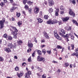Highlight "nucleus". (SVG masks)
Here are the masks:
<instances>
[{
	"instance_id": "nucleus-49",
	"label": "nucleus",
	"mask_w": 78,
	"mask_h": 78,
	"mask_svg": "<svg viewBox=\"0 0 78 78\" xmlns=\"http://www.w3.org/2000/svg\"><path fill=\"white\" fill-rule=\"evenodd\" d=\"M31 11H32V9H30L29 10V12L30 14L31 13Z\"/></svg>"
},
{
	"instance_id": "nucleus-58",
	"label": "nucleus",
	"mask_w": 78,
	"mask_h": 78,
	"mask_svg": "<svg viewBox=\"0 0 78 78\" xmlns=\"http://www.w3.org/2000/svg\"><path fill=\"white\" fill-rule=\"evenodd\" d=\"M62 36L63 37H66V35H62Z\"/></svg>"
},
{
	"instance_id": "nucleus-33",
	"label": "nucleus",
	"mask_w": 78,
	"mask_h": 78,
	"mask_svg": "<svg viewBox=\"0 0 78 78\" xmlns=\"http://www.w3.org/2000/svg\"><path fill=\"white\" fill-rule=\"evenodd\" d=\"M3 37L5 38H7L8 37V35H7V34H4Z\"/></svg>"
},
{
	"instance_id": "nucleus-42",
	"label": "nucleus",
	"mask_w": 78,
	"mask_h": 78,
	"mask_svg": "<svg viewBox=\"0 0 78 78\" xmlns=\"http://www.w3.org/2000/svg\"><path fill=\"white\" fill-rule=\"evenodd\" d=\"M17 35H13V37L14 39H17Z\"/></svg>"
},
{
	"instance_id": "nucleus-60",
	"label": "nucleus",
	"mask_w": 78,
	"mask_h": 78,
	"mask_svg": "<svg viewBox=\"0 0 78 78\" xmlns=\"http://www.w3.org/2000/svg\"><path fill=\"white\" fill-rule=\"evenodd\" d=\"M52 62L53 63H56V64H57V63H58L57 62H56L55 61H53Z\"/></svg>"
},
{
	"instance_id": "nucleus-38",
	"label": "nucleus",
	"mask_w": 78,
	"mask_h": 78,
	"mask_svg": "<svg viewBox=\"0 0 78 78\" xmlns=\"http://www.w3.org/2000/svg\"><path fill=\"white\" fill-rule=\"evenodd\" d=\"M42 51L44 54H45L46 53V51H45V49H43Z\"/></svg>"
},
{
	"instance_id": "nucleus-54",
	"label": "nucleus",
	"mask_w": 78,
	"mask_h": 78,
	"mask_svg": "<svg viewBox=\"0 0 78 78\" xmlns=\"http://www.w3.org/2000/svg\"><path fill=\"white\" fill-rule=\"evenodd\" d=\"M23 14H24V15H26V12L24 11H23Z\"/></svg>"
},
{
	"instance_id": "nucleus-53",
	"label": "nucleus",
	"mask_w": 78,
	"mask_h": 78,
	"mask_svg": "<svg viewBox=\"0 0 78 78\" xmlns=\"http://www.w3.org/2000/svg\"><path fill=\"white\" fill-rule=\"evenodd\" d=\"M71 30V27H68V31H70Z\"/></svg>"
},
{
	"instance_id": "nucleus-3",
	"label": "nucleus",
	"mask_w": 78,
	"mask_h": 78,
	"mask_svg": "<svg viewBox=\"0 0 78 78\" xmlns=\"http://www.w3.org/2000/svg\"><path fill=\"white\" fill-rule=\"evenodd\" d=\"M54 35L55 37H56L58 40H62L61 37H60L58 35V34L56 33V31L54 30Z\"/></svg>"
},
{
	"instance_id": "nucleus-47",
	"label": "nucleus",
	"mask_w": 78,
	"mask_h": 78,
	"mask_svg": "<svg viewBox=\"0 0 78 78\" xmlns=\"http://www.w3.org/2000/svg\"><path fill=\"white\" fill-rule=\"evenodd\" d=\"M64 11H62L61 10L60 11L61 14H64Z\"/></svg>"
},
{
	"instance_id": "nucleus-57",
	"label": "nucleus",
	"mask_w": 78,
	"mask_h": 78,
	"mask_svg": "<svg viewBox=\"0 0 78 78\" xmlns=\"http://www.w3.org/2000/svg\"><path fill=\"white\" fill-rule=\"evenodd\" d=\"M41 43H42L43 42H45V40H42L41 41Z\"/></svg>"
},
{
	"instance_id": "nucleus-61",
	"label": "nucleus",
	"mask_w": 78,
	"mask_h": 78,
	"mask_svg": "<svg viewBox=\"0 0 78 78\" xmlns=\"http://www.w3.org/2000/svg\"><path fill=\"white\" fill-rule=\"evenodd\" d=\"M40 15L42 16V12L41 11L40 12Z\"/></svg>"
},
{
	"instance_id": "nucleus-64",
	"label": "nucleus",
	"mask_w": 78,
	"mask_h": 78,
	"mask_svg": "<svg viewBox=\"0 0 78 78\" xmlns=\"http://www.w3.org/2000/svg\"><path fill=\"white\" fill-rule=\"evenodd\" d=\"M71 38L73 40L74 39V37L73 36H72Z\"/></svg>"
},
{
	"instance_id": "nucleus-52",
	"label": "nucleus",
	"mask_w": 78,
	"mask_h": 78,
	"mask_svg": "<svg viewBox=\"0 0 78 78\" xmlns=\"http://www.w3.org/2000/svg\"><path fill=\"white\" fill-rule=\"evenodd\" d=\"M68 27H65V29L66 30H67V31H68Z\"/></svg>"
},
{
	"instance_id": "nucleus-36",
	"label": "nucleus",
	"mask_w": 78,
	"mask_h": 78,
	"mask_svg": "<svg viewBox=\"0 0 78 78\" xmlns=\"http://www.w3.org/2000/svg\"><path fill=\"white\" fill-rule=\"evenodd\" d=\"M61 32H62V33L64 34H65V33H66V32H65V30H61Z\"/></svg>"
},
{
	"instance_id": "nucleus-30",
	"label": "nucleus",
	"mask_w": 78,
	"mask_h": 78,
	"mask_svg": "<svg viewBox=\"0 0 78 78\" xmlns=\"http://www.w3.org/2000/svg\"><path fill=\"white\" fill-rule=\"evenodd\" d=\"M38 70L40 72H42V71H43V70L42 69V68H39V67H38Z\"/></svg>"
},
{
	"instance_id": "nucleus-28",
	"label": "nucleus",
	"mask_w": 78,
	"mask_h": 78,
	"mask_svg": "<svg viewBox=\"0 0 78 78\" xmlns=\"http://www.w3.org/2000/svg\"><path fill=\"white\" fill-rule=\"evenodd\" d=\"M57 47L58 48V49H61V48H62V46L59 45H57Z\"/></svg>"
},
{
	"instance_id": "nucleus-37",
	"label": "nucleus",
	"mask_w": 78,
	"mask_h": 78,
	"mask_svg": "<svg viewBox=\"0 0 78 78\" xmlns=\"http://www.w3.org/2000/svg\"><path fill=\"white\" fill-rule=\"evenodd\" d=\"M27 0H24L23 3L24 5H25L26 4V3H27Z\"/></svg>"
},
{
	"instance_id": "nucleus-39",
	"label": "nucleus",
	"mask_w": 78,
	"mask_h": 78,
	"mask_svg": "<svg viewBox=\"0 0 78 78\" xmlns=\"http://www.w3.org/2000/svg\"><path fill=\"white\" fill-rule=\"evenodd\" d=\"M47 53H48V54L49 55H50V54H51V50L47 51Z\"/></svg>"
},
{
	"instance_id": "nucleus-21",
	"label": "nucleus",
	"mask_w": 78,
	"mask_h": 78,
	"mask_svg": "<svg viewBox=\"0 0 78 78\" xmlns=\"http://www.w3.org/2000/svg\"><path fill=\"white\" fill-rule=\"evenodd\" d=\"M17 23L19 26H20L21 25H22V21H19Z\"/></svg>"
},
{
	"instance_id": "nucleus-24",
	"label": "nucleus",
	"mask_w": 78,
	"mask_h": 78,
	"mask_svg": "<svg viewBox=\"0 0 78 78\" xmlns=\"http://www.w3.org/2000/svg\"><path fill=\"white\" fill-rule=\"evenodd\" d=\"M16 17H19L20 16V13H17L16 15Z\"/></svg>"
},
{
	"instance_id": "nucleus-12",
	"label": "nucleus",
	"mask_w": 78,
	"mask_h": 78,
	"mask_svg": "<svg viewBox=\"0 0 78 78\" xmlns=\"http://www.w3.org/2000/svg\"><path fill=\"white\" fill-rule=\"evenodd\" d=\"M23 75V73L20 72V73H17V76L19 78H20L21 76H22Z\"/></svg>"
},
{
	"instance_id": "nucleus-17",
	"label": "nucleus",
	"mask_w": 78,
	"mask_h": 78,
	"mask_svg": "<svg viewBox=\"0 0 78 78\" xmlns=\"http://www.w3.org/2000/svg\"><path fill=\"white\" fill-rule=\"evenodd\" d=\"M8 39L9 41H12V37L10 36H8Z\"/></svg>"
},
{
	"instance_id": "nucleus-11",
	"label": "nucleus",
	"mask_w": 78,
	"mask_h": 78,
	"mask_svg": "<svg viewBox=\"0 0 78 78\" xmlns=\"http://www.w3.org/2000/svg\"><path fill=\"white\" fill-rule=\"evenodd\" d=\"M44 34L45 37L47 38V39H49V36H48V34H47V32H44Z\"/></svg>"
},
{
	"instance_id": "nucleus-19",
	"label": "nucleus",
	"mask_w": 78,
	"mask_h": 78,
	"mask_svg": "<svg viewBox=\"0 0 78 78\" xmlns=\"http://www.w3.org/2000/svg\"><path fill=\"white\" fill-rule=\"evenodd\" d=\"M62 20H69V17L67 16L65 18L62 17Z\"/></svg>"
},
{
	"instance_id": "nucleus-25",
	"label": "nucleus",
	"mask_w": 78,
	"mask_h": 78,
	"mask_svg": "<svg viewBox=\"0 0 78 78\" xmlns=\"http://www.w3.org/2000/svg\"><path fill=\"white\" fill-rule=\"evenodd\" d=\"M24 8L26 9V10H28V9H29V7H28V6L26 5H25V6L24 7Z\"/></svg>"
},
{
	"instance_id": "nucleus-56",
	"label": "nucleus",
	"mask_w": 78,
	"mask_h": 78,
	"mask_svg": "<svg viewBox=\"0 0 78 78\" xmlns=\"http://www.w3.org/2000/svg\"><path fill=\"white\" fill-rule=\"evenodd\" d=\"M26 65V63L24 62L22 64L23 66H25Z\"/></svg>"
},
{
	"instance_id": "nucleus-50",
	"label": "nucleus",
	"mask_w": 78,
	"mask_h": 78,
	"mask_svg": "<svg viewBox=\"0 0 78 78\" xmlns=\"http://www.w3.org/2000/svg\"><path fill=\"white\" fill-rule=\"evenodd\" d=\"M34 41L35 42H36V43H37V40H36V37H34Z\"/></svg>"
},
{
	"instance_id": "nucleus-43",
	"label": "nucleus",
	"mask_w": 78,
	"mask_h": 78,
	"mask_svg": "<svg viewBox=\"0 0 78 78\" xmlns=\"http://www.w3.org/2000/svg\"><path fill=\"white\" fill-rule=\"evenodd\" d=\"M71 46L72 48V50H73V49L74 48V45L73 44H71Z\"/></svg>"
},
{
	"instance_id": "nucleus-6",
	"label": "nucleus",
	"mask_w": 78,
	"mask_h": 78,
	"mask_svg": "<svg viewBox=\"0 0 78 78\" xmlns=\"http://www.w3.org/2000/svg\"><path fill=\"white\" fill-rule=\"evenodd\" d=\"M34 11L35 14H37L39 12V8L37 6L35 7L34 8Z\"/></svg>"
},
{
	"instance_id": "nucleus-35",
	"label": "nucleus",
	"mask_w": 78,
	"mask_h": 78,
	"mask_svg": "<svg viewBox=\"0 0 78 78\" xmlns=\"http://www.w3.org/2000/svg\"><path fill=\"white\" fill-rule=\"evenodd\" d=\"M72 3L74 5H75V4H76V1H75V0L72 1Z\"/></svg>"
},
{
	"instance_id": "nucleus-8",
	"label": "nucleus",
	"mask_w": 78,
	"mask_h": 78,
	"mask_svg": "<svg viewBox=\"0 0 78 78\" xmlns=\"http://www.w3.org/2000/svg\"><path fill=\"white\" fill-rule=\"evenodd\" d=\"M69 14L72 16L73 17H75V14L72 11V10L71 9H69Z\"/></svg>"
},
{
	"instance_id": "nucleus-46",
	"label": "nucleus",
	"mask_w": 78,
	"mask_h": 78,
	"mask_svg": "<svg viewBox=\"0 0 78 78\" xmlns=\"http://www.w3.org/2000/svg\"><path fill=\"white\" fill-rule=\"evenodd\" d=\"M27 73H28L30 75H31V72L30 71H28Z\"/></svg>"
},
{
	"instance_id": "nucleus-45",
	"label": "nucleus",
	"mask_w": 78,
	"mask_h": 78,
	"mask_svg": "<svg viewBox=\"0 0 78 78\" xmlns=\"http://www.w3.org/2000/svg\"><path fill=\"white\" fill-rule=\"evenodd\" d=\"M38 22L39 23H42L43 22V20H38Z\"/></svg>"
},
{
	"instance_id": "nucleus-31",
	"label": "nucleus",
	"mask_w": 78,
	"mask_h": 78,
	"mask_svg": "<svg viewBox=\"0 0 78 78\" xmlns=\"http://www.w3.org/2000/svg\"><path fill=\"white\" fill-rule=\"evenodd\" d=\"M28 62H31V57L30 56L28 59Z\"/></svg>"
},
{
	"instance_id": "nucleus-23",
	"label": "nucleus",
	"mask_w": 78,
	"mask_h": 78,
	"mask_svg": "<svg viewBox=\"0 0 78 78\" xmlns=\"http://www.w3.org/2000/svg\"><path fill=\"white\" fill-rule=\"evenodd\" d=\"M53 9L52 8H50L48 10L49 12L50 13L52 12H53Z\"/></svg>"
},
{
	"instance_id": "nucleus-29",
	"label": "nucleus",
	"mask_w": 78,
	"mask_h": 78,
	"mask_svg": "<svg viewBox=\"0 0 78 78\" xmlns=\"http://www.w3.org/2000/svg\"><path fill=\"white\" fill-rule=\"evenodd\" d=\"M60 9L61 10L64 11V9L63 8V5H61L60 7Z\"/></svg>"
},
{
	"instance_id": "nucleus-16",
	"label": "nucleus",
	"mask_w": 78,
	"mask_h": 78,
	"mask_svg": "<svg viewBox=\"0 0 78 78\" xmlns=\"http://www.w3.org/2000/svg\"><path fill=\"white\" fill-rule=\"evenodd\" d=\"M58 12H59V9L56 10L55 11V14L56 16H58Z\"/></svg>"
},
{
	"instance_id": "nucleus-32",
	"label": "nucleus",
	"mask_w": 78,
	"mask_h": 78,
	"mask_svg": "<svg viewBox=\"0 0 78 78\" xmlns=\"http://www.w3.org/2000/svg\"><path fill=\"white\" fill-rule=\"evenodd\" d=\"M41 51L39 50H38L37 51V53H38L39 55H41Z\"/></svg>"
},
{
	"instance_id": "nucleus-40",
	"label": "nucleus",
	"mask_w": 78,
	"mask_h": 78,
	"mask_svg": "<svg viewBox=\"0 0 78 78\" xmlns=\"http://www.w3.org/2000/svg\"><path fill=\"white\" fill-rule=\"evenodd\" d=\"M75 52L76 54H78V49H76L75 50Z\"/></svg>"
},
{
	"instance_id": "nucleus-15",
	"label": "nucleus",
	"mask_w": 78,
	"mask_h": 78,
	"mask_svg": "<svg viewBox=\"0 0 78 78\" xmlns=\"http://www.w3.org/2000/svg\"><path fill=\"white\" fill-rule=\"evenodd\" d=\"M25 78H28L30 77L29 74L26 73L25 75Z\"/></svg>"
},
{
	"instance_id": "nucleus-4",
	"label": "nucleus",
	"mask_w": 78,
	"mask_h": 78,
	"mask_svg": "<svg viewBox=\"0 0 78 78\" xmlns=\"http://www.w3.org/2000/svg\"><path fill=\"white\" fill-rule=\"evenodd\" d=\"M37 60L38 61H42L43 62H44L45 60V59L44 57H40V56H39L37 58Z\"/></svg>"
},
{
	"instance_id": "nucleus-51",
	"label": "nucleus",
	"mask_w": 78,
	"mask_h": 78,
	"mask_svg": "<svg viewBox=\"0 0 78 78\" xmlns=\"http://www.w3.org/2000/svg\"><path fill=\"white\" fill-rule=\"evenodd\" d=\"M70 35V34H68L66 35V37H69V36Z\"/></svg>"
},
{
	"instance_id": "nucleus-41",
	"label": "nucleus",
	"mask_w": 78,
	"mask_h": 78,
	"mask_svg": "<svg viewBox=\"0 0 78 78\" xmlns=\"http://www.w3.org/2000/svg\"><path fill=\"white\" fill-rule=\"evenodd\" d=\"M0 5L1 6H3L4 5H5V3L2 2L0 4Z\"/></svg>"
},
{
	"instance_id": "nucleus-1",
	"label": "nucleus",
	"mask_w": 78,
	"mask_h": 78,
	"mask_svg": "<svg viewBox=\"0 0 78 78\" xmlns=\"http://www.w3.org/2000/svg\"><path fill=\"white\" fill-rule=\"evenodd\" d=\"M8 48H5L4 50L6 52H9L10 51H11V50L9 49H12V48H13V45L12 43H9L8 44Z\"/></svg>"
},
{
	"instance_id": "nucleus-22",
	"label": "nucleus",
	"mask_w": 78,
	"mask_h": 78,
	"mask_svg": "<svg viewBox=\"0 0 78 78\" xmlns=\"http://www.w3.org/2000/svg\"><path fill=\"white\" fill-rule=\"evenodd\" d=\"M44 19L47 20L48 18V16L47 15H44Z\"/></svg>"
},
{
	"instance_id": "nucleus-20",
	"label": "nucleus",
	"mask_w": 78,
	"mask_h": 78,
	"mask_svg": "<svg viewBox=\"0 0 78 78\" xmlns=\"http://www.w3.org/2000/svg\"><path fill=\"white\" fill-rule=\"evenodd\" d=\"M17 43L18 44H22V41L20 40H19L17 41Z\"/></svg>"
},
{
	"instance_id": "nucleus-59",
	"label": "nucleus",
	"mask_w": 78,
	"mask_h": 78,
	"mask_svg": "<svg viewBox=\"0 0 78 78\" xmlns=\"http://www.w3.org/2000/svg\"><path fill=\"white\" fill-rule=\"evenodd\" d=\"M10 3H13L14 2V1L13 0H10Z\"/></svg>"
},
{
	"instance_id": "nucleus-55",
	"label": "nucleus",
	"mask_w": 78,
	"mask_h": 78,
	"mask_svg": "<svg viewBox=\"0 0 78 78\" xmlns=\"http://www.w3.org/2000/svg\"><path fill=\"white\" fill-rule=\"evenodd\" d=\"M34 54H35V51H34V53L32 54L33 57H34Z\"/></svg>"
},
{
	"instance_id": "nucleus-44",
	"label": "nucleus",
	"mask_w": 78,
	"mask_h": 78,
	"mask_svg": "<svg viewBox=\"0 0 78 78\" xmlns=\"http://www.w3.org/2000/svg\"><path fill=\"white\" fill-rule=\"evenodd\" d=\"M76 56V53H74L71 54V56Z\"/></svg>"
},
{
	"instance_id": "nucleus-14",
	"label": "nucleus",
	"mask_w": 78,
	"mask_h": 78,
	"mask_svg": "<svg viewBox=\"0 0 78 78\" xmlns=\"http://www.w3.org/2000/svg\"><path fill=\"white\" fill-rule=\"evenodd\" d=\"M69 66V64L68 62L65 63L64 64V67H67Z\"/></svg>"
},
{
	"instance_id": "nucleus-10",
	"label": "nucleus",
	"mask_w": 78,
	"mask_h": 78,
	"mask_svg": "<svg viewBox=\"0 0 78 78\" xmlns=\"http://www.w3.org/2000/svg\"><path fill=\"white\" fill-rule=\"evenodd\" d=\"M28 47H29V48H32L33 46V44L32 43H31V41H29L28 43Z\"/></svg>"
},
{
	"instance_id": "nucleus-27",
	"label": "nucleus",
	"mask_w": 78,
	"mask_h": 78,
	"mask_svg": "<svg viewBox=\"0 0 78 78\" xmlns=\"http://www.w3.org/2000/svg\"><path fill=\"white\" fill-rule=\"evenodd\" d=\"M15 70H16V71H17V70H19V67H18V66H16L15 68Z\"/></svg>"
},
{
	"instance_id": "nucleus-9",
	"label": "nucleus",
	"mask_w": 78,
	"mask_h": 78,
	"mask_svg": "<svg viewBox=\"0 0 78 78\" xmlns=\"http://www.w3.org/2000/svg\"><path fill=\"white\" fill-rule=\"evenodd\" d=\"M54 4H55V2L54 1H53V0H50L49 1V5L50 6H51L54 5Z\"/></svg>"
},
{
	"instance_id": "nucleus-34",
	"label": "nucleus",
	"mask_w": 78,
	"mask_h": 78,
	"mask_svg": "<svg viewBox=\"0 0 78 78\" xmlns=\"http://www.w3.org/2000/svg\"><path fill=\"white\" fill-rule=\"evenodd\" d=\"M72 21L73 22V23H75V24L76 25V24H77V22H76V21L75 20H73Z\"/></svg>"
},
{
	"instance_id": "nucleus-48",
	"label": "nucleus",
	"mask_w": 78,
	"mask_h": 78,
	"mask_svg": "<svg viewBox=\"0 0 78 78\" xmlns=\"http://www.w3.org/2000/svg\"><path fill=\"white\" fill-rule=\"evenodd\" d=\"M13 11H14L16 9H17V7H13V8H12Z\"/></svg>"
},
{
	"instance_id": "nucleus-63",
	"label": "nucleus",
	"mask_w": 78,
	"mask_h": 78,
	"mask_svg": "<svg viewBox=\"0 0 78 78\" xmlns=\"http://www.w3.org/2000/svg\"><path fill=\"white\" fill-rule=\"evenodd\" d=\"M42 78H46V76H44V74L42 76Z\"/></svg>"
},
{
	"instance_id": "nucleus-13",
	"label": "nucleus",
	"mask_w": 78,
	"mask_h": 78,
	"mask_svg": "<svg viewBox=\"0 0 78 78\" xmlns=\"http://www.w3.org/2000/svg\"><path fill=\"white\" fill-rule=\"evenodd\" d=\"M17 32L14 31H12L11 32V34L13 35H17L18 33H17Z\"/></svg>"
},
{
	"instance_id": "nucleus-18",
	"label": "nucleus",
	"mask_w": 78,
	"mask_h": 78,
	"mask_svg": "<svg viewBox=\"0 0 78 78\" xmlns=\"http://www.w3.org/2000/svg\"><path fill=\"white\" fill-rule=\"evenodd\" d=\"M27 3L28 5H33V2H31V1H29L27 2Z\"/></svg>"
},
{
	"instance_id": "nucleus-7",
	"label": "nucleus",
	"mask_w": 78,
	"mask_h": 78,
	"mask_svg": "<svg viewBox=\"0 0 78 78\" xmlns=\"http://www.w3.org/2000/svg\"><path fill=\"white\" fill-rule=\"evenodd\" d=\"M10 30L11 31H16L17 32H18V30L15 27H13L12 26H11L10 28Z\"/></svg>"
},
{
	"instance_id": "nucleus-5",
	"label": "nucleus",
	"mask_w": 78,
	"mask_h": 78,
	"mask_svg": "<svg viewBox=\"0 0 78 78\" xmlns=\"http://www.w3.org/2000/svg\"><path fill=\"white\" fill-rule=\"evenodd\" d=\"M5 22V20H2L0 21V24L1 25L0 29H2L4 27V23Z\"/></svg>"
},
{
	"instance_id": "nucleus-62",
	"label": "nucleus",
	"mask_w": 78,
	"mask_h": 78,
	"mask_svg": "<svg viewBox=\"0 0 78 78\" xmlns=\"http://www.w3.org/2000/svg\"><path fill=\"white\" fill-rule=\"evenodd\" d=\"M57 72H58V73H60V72H61V70L58 69L57 71Z\"/></svg>"
},
{
	"instance_id": "nucleus-2",
	"label": "nucleus",
	"mask_w": 78,
	"mask_h": 78,
	"mask_svg": "<svg viewBox=\"0 0 78 78\" xmlns=\"http://www.w3.org/2000/svg\"><path fill=\"white\" fill-rule=\"evenodd\" d=\"M58 21H57V20H50L46 22V23L47 24H49L50 25H51V24H55V23H58Z\"/></svg>"
},
{
	"instance_id": "nucleus-26",
	"label": "nucleus",
	"mask_w": 78,
	"mask_h": 78,
	"mask_svg": "<svg viewBox=\"0 0 78 78\" xmlns=\"http://www.w3.org/2000/svg\"><path fill=\"white\" fill-rule=\"evenodd\" d=\"M4 61V59L3 57H0V61L1 62H3Z\"/></svg>"
}]
</instances>
